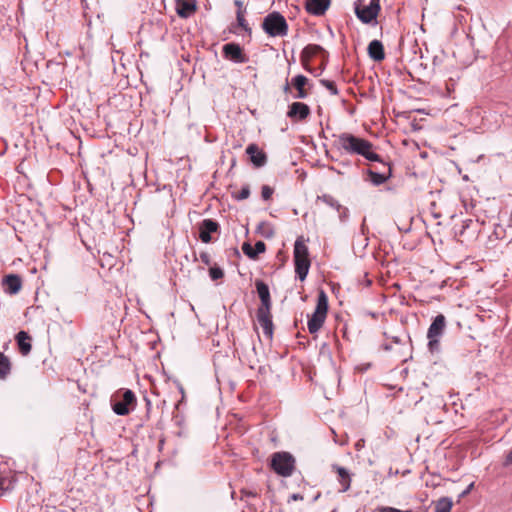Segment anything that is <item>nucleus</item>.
<instances>
[{
  "instance_id": "obj_45",
  "label": "nucleus",
  "mask_w": 512,
  "mask_h": 512,
  "mask_svg": "<svg viewBox=\"0 0 512 512\" xmlns=\"http://www.w3.org/2000/svg\"><path fill=\"white\" fill-rule=\"evenodd\" d=\"M511 463H512V450L506 456L505 465H509Z\"/></svg>"
},
{
  "instance_id": "obj_6",
  "label": "nucleus",
  "mask_w": 512,
  "mask_h": 512,
  "mask_svg": "<svg viewBox=\"0 0 512 512\" xmlns=\"http://www.w3.org/2000/svg\"><path fill=\"white\" fill-rule=\"evenodd\" d=\"M446 324V318L443 314H438L433 318L427 331V347L431 353L440 351V339L444 334Z\"/></svg>"
},
{
  "instance_id": "obj_35",
  "label": "nucleus",
  "mask_w": 512,
  "mask_h": 512,
  "mask_svg": "<svg viewBox=\"0 0 512 512\" xmlns=\"http://www.w3.org/2000/svg\"><path fill=\"white\" fill-rule=\"evenodd\" d=\"M274 189L268 185H263L261 188V196L263 200L267 201L273 195Z\"/></svg>"
},
{
  "instance_id": "obj_25",
  "label": "nucleus",
  "mask_w": 512,
  "mask_h": 512,
  "mask_svg": "<svg viewBox=\"0 0 512 512\" xmlns=\"http://www.w3.org/2000/svg\"><path fill=\"white\" fill-rule=\"evenodd\" d=\"M453 506L452 499L449 497H441L435 505V512H451Z\"/></svg>"
},
{
  "instance_id": "obj_49",
  "label": "nucleus",
  "mask_w": 512,
  "mask_h": 512,
  "mask_svg": "<svg viewBox=\"0 0 512 512\" xmlns=\"http://www.w3.org/2000/svg\"><path fill=\"white\" fill-rule=\"evenodd\" d=\"M384 349H385V350H390V349H391V347H390L389 345H385V346H384Z\"/></svg>"
},
{
  "instance_id": "obj_50",
  "label": "nucleus",
  "mask_w": 512,
  "mask_h": 512,
  "mask_svg": "<svg viewBox=\"0 0 512 512\" xmlns=\"http://www.w3.org/2000/svg\"><path fill=\"white\" fill-rule=\"evenodd\" d=\"M311 73H314V75H315V76H318V75H319V74L317 73V70H314V71L312 70V72H311Z\"/></svg>"
},
{
  "instance_id": "obj_42",
  "label": "nucleus",
  "mask_w": 512,
  "mask_h": 512,
  "mask_svg": "<svg viewBox=\"0 0 512 512\" xmlns=\"http://www.w3.org/2000/svg\"><path fill=\"white\" fill-rule=\"evenodd\" d=\"M242 497H257V493L254 491L242 489L241 490Z\"/></svg>"
},
{
  "instance_id": "obj_11",
  "label": "nucleus",
  "mask_w": 512,
  "mask_h": 512,
  "mask_svg": "<svg viewBox=\"0 0 512 512\" xmlns=\"http://www.w3.org/2000/svg\"><path fill=\"white\" fill-rule=\"evenodd\" d=\"M246 154L249 156L251 163L256 168L264 167L267 164V154L255 143H251L247 146Z\"/></svg>"
},
{
  "instance_id": "obj_48",
  "label": "nucleus",
  "mask_w": 512,
  "mask_h": 512,
  "mask_svg": "<svg viewBox=\"0 0 512 512\" xmlns=\"http://www.w3.org/2000/svg\"><path fill=\"white\" fill-rule=\"evenodd\" d=\"M147 406L149 407L151 405V401L148 398H145Z\"/></svg>"
},
{
  "instance_id": "obj_8",
  "label": "nucleus",
  "mask_w": 512,
  "mask_h": 512,
  "mask_svg": "<svg viewBox=\"0 0 512 512\" xmlns=\"http://www.w3.org/2000/svg\"><path fill=\"white\" fill-rule=\"evenodd\" d=\"M380 0H370L368 5L355 4L354 12L356 17L363 23L377 25V16L380 12Z\"/></svg>"
},
{
  "instance_id": "obj_14",
  "label": "nucleus",
  "mask_w": 512,
  "mask_h": 512,
  "mask_svg": "<svg viewBox=\"0 0 512 512\" xmlns=\"http://www.w3.org/2000/svg\"><path fill=\"white\" fill-rule=\"evenodd\" d=\"M331 0H305L306 11L314 16H322L328 10Z\"/></svg>"
},
{
  "instance_id": "obj_39",
  "label": "nucleus",
  "mask_w": 512,
  "mask_h": 512,
  "mask_svg": "<svg viewBox=\"0 0 512 512\" xmlns=\"http://www.w3.org/2000/svg\"><path fill=\"white\" fill-rule=\"evenodd\" d=\"M367 230H368V228L365 225V219H364L363 223L361 225V236H363V240H362L363 248L367 247V245H368V238L365 236Z\"/></svg>"
},
{
  "instance_id": "obj_41",
  "label": "nucleus",
  "mask_w": 512,
  "mask_h": 512,
  "mask_svg": "<svg viewBox=\"0 0 512 512\" xmlns=\"http://www.w3.org/2000/svg\"><path fill=\"white\" fill-rule=\"evenodd\" d=\"M474 487V483H470L465 490H463L460 494H459V498H464L466 497L470 492L471 490L473 489Z\"/></svg>"
},
{
  "instance_id": "obj_2",
  "label": "nucleus",
  "mask_w": 512,
  "mask_h": 512,
  "mask_svg": "<svg viewBox=\"0 0 512 512\" xmlns=\"http://www.w3.org/2000/svg\"><path fill=\"white\" fill-rule=\"evenodd\" d=\"M294 265L295 273L300 281H304L310 268L308 247L303 236H299L294 243Z\"/></svg>"
},
{
  "instance_id": "obj_23",
  "label": "nucleus",
  "mask_w": 512,
  "mask_h": 512,
  "mask_svg": "<svg viewBox=\"0 0 512 512\" xmlns=\"http://www.w3.org/2000/svg\"><path fill=\"white\" fill-rule=\"evenodd\" d=\"M12 363L8 356L0 352V380H5L11 373Z\"/></svg>"
},
{
  "instance_id": "obj_27",
  "label": "nucleus",
  "mask_w": 512,
  "mask_h": 512,
  "mask_svg": "<svg viewBox=\"0 0 512 512\" xmlns=\"http://www.w3.org/2000/svg\"><path fill=\"white\" fill-rule=\"evenodd\" d=\"M317 201H322L323 203L335 209L336 211L341 209V204L339 203V201L329 194H323L321 196H318Z\"/></svg>"
},
{
  "instance_id": "obj_21",
  "label": "nucleus",
  "mask_w": 512,
  "mask_h": 512,
  "mask_svg": "<svg viewBox=\"0 0 512 512\" xmlns=\"http://www.w3.org/2000/svg\"><path fill=\"white\" fill-rule=\"evenodd\" d=\"M15 339L17 341V345H18L20 353L23 356L28 355L31 352V349H32L31 337L28 334V332L23 331V330L19 331L16 334Z\"/></svg>"
},
{
  "instance_id": "obj_47",
  "label": "nucleus",
  "mask_w": 512,
  "mask_h": 512,
  "mask_svg": "<svg viewBox=\"0 0 512 512\" xmlns=\"http://www.w3.org/2000/svg\"><path fill=\"white\" fill-rule=\"evenodd\" d=\"M355 447L357 450H360V448L362 447L360 441L356 443Z\"/></svg>"
},
{
  "instance_id": "obj_5",
  "label": "nucleus",
  "mask_w": 512,
  "mask_h": 512,
  "mask_svg": "<svg viewBox=\"0 0 512 512\" xmlns=\"http://www.w3.org/2000/svg\"><path fill=\"white\" fill-rule=\"evenodd\" d=\"M328 311V297L321 290L318 294L317 304L314 312L308 319V330L311 334L317 333L323 326Z\"/></svg>"
},
{
  "instance_id": "obj_38",
  "label": "nucleus",
  "mask_w": 512,
  "mask_h": 512,
  "mask_svg": "<svg viewBox=\"0 0 512 512\" xmlns=\"http://www.w3.org/2000/svg\"><path fill=\"white\" fill-rule=\"evenodd\" d=\"M337 212L339 213V219L341 222H345L348 217H349V210L347 207H343L341 205V209L340 210H337Z\"/></svg>"
},
{
  "instance_id": "obj_24",
  "label": "nucleus",
  "mask_w": 512,
  "mask_h": 512,
  "mask_svg": "<svg viewBox=\"0 0 512 512\" xmlns=\"http://www.w3.org/2000/svg\"><path fill=\"white\" fill-rule=\"evenodd\" d=\"M256 233L260 234L262 237L266 239H271L275 235V230L269 222L261 221L257 225Z\"/></svg>"
},
{
  "instance_id": "obj_37",
  "label": "nucleus",
  "mask_w": 512,
  "mask_h": 512,
  "mask_svg": "<svg viewBox=\"0 0 512 512\" xmlns=\"http://www.w3.org/2000/svg\"><path fill=\"white\" fill-rule=\"evenodd\" d=\"M234 5L237 7L236 15H245L246 7L242 0H234Z\"/></svg>"
},
{
  "instance_id": "obj_15",
  "label": "nucleus",
  "mask_w": 512,
  "mask_h": 512,
  "mask_svg": "<svg viewBox=\"0 0 512 512\" xmlns=\"http://www.w3.org/2000/svg\"><path fill=\"white\" fill-rule=\"evenodd\" d=\"M380 163L387 168L386 173H379L371 169L367 170V174L369 175L370 181L374 186H380L387 182L392 177L391 165L388 162H384L383 160Z\"/></svg>"
},
{
  "instance_id": "obj_36",
  "label": "nucleus",
  "mask_w": 512,
  "mask_h": 512,
  "mask_svg": "<svg viewBox=\"0 0 512 512\" xmlns=\"http://www.w3.org/2000/svg\"><path fill=\"white\" fill-rule=\"evenodd\" d=\"M266 251V244L263 241H257L254 245V253L256 254V259L259 254H262Z\"/></svg>"
},
{
  "instance_id": "obj_40",
  "label": "nucleus",
  "mask_w": 512,
  "mask_h": 512,
  "mask_svg": "<svg viewBox=\"0 0 512 512\" xmlns=\"http://www.w3.org/2000/svg\"><path fill=\"white\" fill-rule=\"evenodd\" d=\"M200 259L205 265L211 264V258L210 255L207 252H201L200 253Z\"/></svg>"
},
{
  "instance_id": "obj_3",
  "label": "nucleus",
  "mask_w": 512,
  "mask_h": 512,
  "mask_svg": "<svg viewBox=\"0 0 512 512\" xmlns=\"http://www.w3.org/2000/svg\"><path fill=\"white\" fill-rule=\"evenodd\" d=\"M137 398L130 389H121L111 398V408L118 416H126L135 409Z\"/></svg>"
},
{
  "instance_id": "obj_10",
  "label": "nucleus",
  "mask_w": 512,
  "mask_h": 512,
  "mask_svg": "<svg viewBox=\"0 0 512 512\" xmlns=\"http://www.w3.org/2000/svg\"><path fill=\"white\" fill-rule=\"evenodd\" d=\"M220 230V225L213 219H204L199 224V238L203 243L212 242V233H216Z\"/></svg>"
},
{
  "instance_id": "obj_12",
  "label": "nucleus",
  "mask_w": 512,
  "mask_h": 512,
  "mask_svg": "<svg viewBox=\"0 0 512 512\" xmlns=\"http://www.w3.org/2000/svg\"><path fill=\"white\" fill-rule=\"evenodd\" d=\"M311 113L309 106L303 102H293L289 105L287 117L292 120H305Z\"/></svg>"
},
{
  "instance_id": "obj_26",
  "label": "nucleus",
  "mask_w": 512,
  "mask_h": 512,
  "mask_svg": "<svg viewBox=\"0 0 512 512\" xmlns=\"http://www.w3.org/2000/svg\"><path fill=\"white\" fill-rule=\"evenodd\" d=\"M255 287L260 298V301L263 300L264 298H269L271 296L269 287L263 280L257 279L255 281Z\"/></svg>"
},
{
  "instance_id": "obj_30",
  "label": "nucleus",
  "mask_w": 512,
  "mask_h": 512,
  "mask_svg": "<svg viewBox=\"0 0 512 512\" xmlns=\"http://www.w3.org/2000/svg\"><path fill=\"white\" fill-rule=\"evenodd\" d=\"M209 276L213 281H216L224 277V271L219 266H212L209 269Z\"/></svg>"
},
{
  "instance_id": "obj_43",
  "label": "nucleus",
  "mask_w": 512,
  "mask_h": 512,
  "mask_svg": "<svg viewBox=\"0 0 512 512\" xmlns=\"http://www.w3.org/2000/svg\"><path fill=\"white\" fill-rule=\"evenodd\" d=\"M298 500H303V496L299 493H293L292 495H290L288 502Z\"/></svg>"
},
{
  "instance_id": "obj_1",
  "label": "nucleus",
  "mask_w": 512,
  "mask_h": 512,
  "mask_svg": "<svg viewBox=\"0 0 512 512\" xmlns=\"http://www.w3.org/2000/svg\"><path fill=\"white\" fill-rule=\"evenodd\" d=\"M334 146L346 154L359 155L371 162H382L381 156L373 150L372 142L351 133L344 132L337 135Z\"/></svg>"
},
{
  "instance_id": "obj_17",
  "label": "nucleus",
  "mask_w": 512,
  "mask_h": 512,
  "mask_svg": "<svg viewBox=\"0 0 512 512\" xmlns=\"http://www.w3.org/2000/svg\"><path fill=\"white\" fill-rule=\"evenodd\" d=\"M308 84V78L302 74L296 75L291 80V85L297 90L296 94H293L294 99H305L308 97L309 93L305 89V86Z\"/></svg>"
},
{
  "instance_id": "obj_34",
  "label": "nucleus",
  "mask_w": 512,
  "mask_h": 512,
  "mask_svg": "<svg viewBox=\"0 0 512 512\" xmlns=\"http://www.w3.org/2000/svg\"><path fill=\"white\" fill-rule=\"evenodd\" d=\"M243 253L250 259L255 260L256 254L254 253V248L251 246L249 242H244L242 245Z\"/></svg>"
},
{
  "instance_id": "obj_31",
  "label": "nucleus",
  "mask_w": 512,
  "mask_h": 512,
  "mask_svg": "<svg viewBox=\"0 0 512 512\" xmlns=\"http://www.w3.org/2000/svg\"><path fill=\"white\" fill-rule=\"evenodd\" d=\"M236 21H237V25L239 27H241L249 36H251L252 29L248 25L244 15H241V14L236 15Z\"/></svg>"
},
{
  "instance_id": "obj_32",
  "label": "nucleus",
  "mask_w": 512,
  "mask_h": 512,
  "mask_svg": "<svg viewBox=\"0 0 512 512\" xmlns=\"http://www.w3.org/2000/svg\"><path fill=\"white\" fill-rule=\"evenodd\" d=\"M320 84L327 88L332 95H338L339 91L333 81L327 80V79H321Z\"/></svg>"
},
{
  "instance_id": "obj_18",
  "label": "nucleus",
  "mask_w": 512,
  "mask_h": 512,
  "mask_svg": "<svg viewBox=\"0 0 512 512\" xmlns=\"http://www.w3.org/2000/svg\"><path fill=\"white\" fill-rule=\"evenodd\" d=\"M256 318L259 323V325L263 329L264 335L269 339L272 340L273 338V330L274 325L272 321V314L271 313H256Z\"/></svg>"
},
{
  "instance_id": "obj_20",
  "label": "nucleus",
  "mask_w": 512,
  "mask_h": 512,
  "mask_svg": "<svg viewBox=\"0 0 512 512\" xmlns=\"http://www.w3.org/2000/svg\"><path fill=\"white\" fill-rule=\"evenodd\" d=\"M367 52L369 57L376 62H380L385 58L384 46L382 42L377 39L369 43Z\"/></svg>"
},
{
  "instance_id": "obj_9",
  "label": "nucleus",
  "mask_w": 512,
  "mask_h": 512,
  "mask_svg": "<svg viewBox=\"0 0 512 512\" xmlns=\"http://www.w3.org/2000/svg\"><path fill=\"white\" fill-rule=\"evenodd\" d=\"M223 57L237 64H243L248 61V57L238 43L230 42L222 47Z\"/></svg>"
},
{
  "instance_id": "obj_51",
  "label": "nucleus",
  "mask_w": 512,
  "mask_h": 512,
  "mask_svg": "<svg viewBox=\"0 0 512 512\" xmlns=\"http://www.w3.org/2000/svg\"><path fill=\"white\" fill-rule=\"evenodd\" d=\"M311 73H314V75H315V76H318V75H319V74L317 73V70H314V71L312 70V72H311Z\"/></svg>"
},
{
  "instance_id": "obj_4",
  "label": "nucleus",
  "mask_w": 512,
  "mask_h": 512,
  "mask_svg": "<svg viewBox=\"0 0 512 512\" xmlns=\"http://www.w3.org/2000/svg\"><path fill=\"white\" fill-rule=\"evenodd\" d=\"M261 28L270 37H284L288 34V23L285 17L278 11L266 15Z\"/></svg>"
},
{
  "instance_id": "obj_28",
  "label": "nucleus",
  "mask_w": 512,
  "mask_h": 512,
  "mask_svg": "<svg viewBox=\"0 0 512 512\" xmlns=\"http://www.w3.org/2000/svg\"><path fill=\"white\" fill-rule=\"evenodd\" d=\"M15 481L9 477H2L0 479V497L6 492L11 491L14 488Z\"/></svg>"
},
{
  "instance_id": "obj_33",
  "label": "nucleus",
  "mask_w": 512,
  "mask_h": 512,
  "mask_svg": "<svg viewBox=\"0 0 512 512\" xmlns=\"http://www.w3.org/2000/svg\"><path fill=\"white\" fill-rule=\"evenodd\" d=\"M250 196V187L248 184L242 186L240 192L234 196V198L238 201H242L247 199Z\"/></svg>"
},
{
  "instance_id": "obj_46",
  "label": "nucleus",
  "mask_w": 512,
  "mask_h": 512,
  "mask_svg": "<svg viewBox=\"0 0 512 512\" xmlns=\"http://www.w3.org/2000/svg\"><path fill=\"white\" fill-rule=\"evenodd\" d=\"M283 91H284L285 93L290 92V84H289L288 82H287V83L285 84V86L283 87Z\"/></svg>"
},
{
  "instance_id": "obj_29",
  "label": "nucleus",
  "mask_w": 512,
  "mask_h": 512,
  "mask_svg": "<svg viewBox=\"0 0 512 512\" xmlns=\"http://www.w3.org/2000/svg\"><path fill=\"white\" fill-rule=\"evenodd\" d=\"M271 307H272V300L271 296L269 298H264L261 300L260 306L257 308L256 313H271Z\"/></svg>"
},
{
  "instance_id": "obj_22",
  "label": "nucleus",
  "mask_w": 512,
  "mask_h": 512,
  "mask_svg": "<svg viewBox=\"0 0 512 512\" xmlns=\"http://www.w3.org/2000/svg\"><path fill=\"white\" fill-rule=\"evenodd\" d=\"M333 468L336 470L338 474V480L342 486L340 489L341 492H346L350 489L351 486V477L349 471L341 466L333 465Z\"/></svg>"
},
{
  "instance_id": "obj_16",
  "label": "nucleus",
  "mask_w": 512,
  "mask_h": 512,
  "mask_svg": "<svg viewBox=\"0 0 512 512\" xmlns=\"http://www.w3.org/2000/svg\"><path fill=\"white\" fill-rule=\"evenodd\" d=\"M197 9L195 0H176L175 1V10L179 17L188 18L190 17Z\"/></svg>"
},
{
  "instance_id": "obj_44",
  "label": "nucleus",
  "mask_w": 512,
  "mask_h": 512,
  "mask_svg": "<svg viewBox=\"0 0 512 512\" xmlns=\"http://www.w3.org/2000/svg\"><path fill=\"white\" fill-rule=\"evenodd\" d=\"M327 58H328V54H323V61L321 63V69H320V73L325 69V65L327 63Z\"/></svg>"
},
{
  "instance_id": "obj_13",
  "label": "nucleus",
  "mask_w": 512,
  "mask_h": 512,
  "mask_svg": "<svg viewBox=\"0 0 512 512\" xmlns=\"http://www.w3.org/2000/svg\"><path fill=\"white\" fill-rule=\"evenodd\" d=\"M318 53L327 55V51L318 44H309L303 48L300 54V60L307 71L312 72V69L308 67V62L311 57L317 55Z\"/></svg>"
},
{
  "instance_id": "obj_19",
  "label": "nucleus",
  "mask_w": 512,
  "mask_h": 512,
  "mask_svg": "<svg viewBox=\"0 0 512 512\" xmlns=\"http://www.w3.org/2000/svg\"><path fill=\"white\" fill-rule=\"evenodd\" d=\"M3 283L5 285V291L12 295L17 294L22 287V279L17 274L5 276Z\"/></svg>"
},
{
  "instance_id": "obj_7",
  "label": "nucleus",
  "mask_w": 512,
  "mask_h": 512,
  "mask_svg": "<svg viewBox=\"0 0 512 512\" xmlns=\"http://www.w3.org/2000/svg\"><path fill=\"white\" fill-rule=\"evenodd\" d=\"M271 467L278 475L289 477L295 469V458L289 452H276L272 456Z\"/></svg>"
}]
</instances>
